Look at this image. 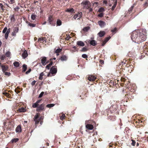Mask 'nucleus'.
<instances>
[{
	"mask_svg": "<svg viewBox=\"0 0 148 148\" xmlns=\"http://www.w3.org/2000/svg\"><path fill=\"white\" fill-rule=\"evenodd\" d=\"M139 37V33L135 32L133 33L131 39L134 42L139 43L140 41V38Z\"/></svg>",
	"mask_w": 148,
	"mask_h": 148,
	"instance_id": "nucleus-1",
	"label": "nucleus"
},
{
	"mask_svg": "<svg viewBox=\"0 0 148 148\" xmlns=\"http://www.w3.org/2000/svg\"><path fill=\"white\" fill-rule=\"evenodd\" d=\"M81 5L83 6L84 8L88 9L91 6V4L88 0H83L81 3Z\"/></svg>",
	"mask_w": 148,
	"mask_h": 148,
	"instance_id": "nucleus-2",
	"label": "nucleus"
},
{
	"mask_svg": "<svg viewBox=\"0 0 148 148\" xmlns=\"http://www.w3.org/2000/svg\"><path fill=\"white\" fill-rule=\"evenodd\" d=\"M10 28H9L8 29L7 27H5L2 31L3 33H5V38L6 39H7L8 38L9 34L10 32Z\"/></svg>",
	"mask_w": 148,
	"mask_h": 148,
	"instance_id": "nucleus-3",
	"label": "nucleus"
},
{
	"mask_svg": "<svg viewBox=\"0 0 148 148\" xmlns=\"http://www.w3.org/2000/svg\"><path fill=\"white\" fill-rule=\"evenodd\" d=\"M139 37L140 38L139 42H142L145 41L147 38L146 36L142 33H139Z\"/></svg>",
	"mask_w": 148,
	"mask_h": 148,
	"instance_id": "nucleus-4",
	"label": "nucleus"
},
{
	"mask_svg": "<svg viewBox=\"0 0 148 148\" xmlns=\"http://www.w3.org/2000/svg\"><path fill=\"white\" fill-rule=\"evenodd\" d=\"M57 68L56 66H53L50 69V72L53 75L55 74L57 72Z\"/></svg>",
	"mask_w": 148,
	"mask_h": 148,
	"instance_id": "nucleus-5",
	"label": "nucleus"
},
{
	"mask_svg": "<svg viewBox=\"0 0 148 148\" xmlns=\"http://www.w3.org/2000/svg\"><path fill=\"white\" fill-rule=\"evenodd\" d=\"M19 28L18 27H14L13 29V32L12 33V35L13 36H16V34L18 31Z\"/></svg>",
	"mask_w": 148,
	"mask_h": 148,
	"instance_id": "nucleus-6",
	"label": "nucleus"
},
{
	"mask_svg": "<svg viewBox=\"0 0 148 148\" xmlns=\"http://www.w3.org/2000/svg\"><path fill=\"white\" fill-rule=\"evenodd\" d=\"M82 12L78 13L74 16L73 18L75 19H79L82 17Z\"/></svg>",
	"mask_w": 148,
	"mask_h": 148,
	"instance_id": "nucleus-7",
	"label": "nucleus"
},
{
	"mask_svg": "<svg viewBox=\"0 0 148 148\" xmlns=\"http://www.w3.org/2000/svg\"><path fill=\"white\" fill-rule=\"evenodd\" d=\"M117 2V0H111V3L113 4L111 9L112 10H114L116 5Z\"/></svg>",
	"mask_w": 148,
	"mask_h": 148,
	"instance_id": "nucleus-8",
	"label": "nucleus"
},
{
	"mask_svg": "<svg viewBox=\"0 0 148 148\" xmlns=\"http://www.w3.org/2000/svg\"><path fill=\"white\" fill-rule=\"evenodd\" d=\"M44 110V105L43 104H41L39 107H37L36 111L39 112L40 111Z\"/></svg>",
	"mask_w": 148,
	"mask_h": 148,
	"instance_id": "nucleus-9",
	"label": "nucleus"
},
{
	"mask_svg": "<svg viewBox=\"0 0 148 148\" xmlns=\"http://www.w3.org/2000/svg\"><path fill=\"white\" fill-rule=\"evenodd\" d=\"M89 80L90 81H94L96 79V77L93 75H90L88 76V77Z\"/></svg>",
	"mask_w": 148,
	"mask_h": 148,
	"instance_id": "nucleus-10",
	"label": "nucleus"
},
{
	"mask_svg": "<svg viewBox=\"0 0 148 148\" xmlns=\"http://www.w3.org/2000/svg\"><path fill=\"white\" fill-rule=\"evenodd\" d=\"M77 45L79 46L83 47L85 45L84 43V42L81 41H79L77 42Z\"/></svg>",
	"mask_w": 148,
	"mask_h": 148,
	"instance_id": "nucleus-11",
	"label": "nucleus"
},
{
	"mask_svg": "<svg viewBox=\"0 0 148 148\" xmlns=\"http://www.w3.org/2000/svg\"><path fill=\"white\" fill-rule=\"evenodd\" d=\"M111 38L110 36H109L108 37L106 38L105 40L103 41V43L102 44V46H103Z\"/></svg>",
	"mask_w": 148,
	"mask_h": 148,
	"instance_id": "nucleus-12",
	"label": "nucleus"
},
{
	"mask_svg": "<svg viewBox=\"0 0 148 148\" xmlns=\"http://www.w3.org/2000/svg\"><path fill=\"white\" fill-rule=\"evenodd\" d=\"M98 24L101 27H103L105 25V22L102 21H99Z\"/></svg>",
	"mask_w": 148,
	"mask_h": 148,
	"instance_id": "nucleus-13",
	"label": "nucleus"
},
{
	"mask_svg": "<svg viewBox=\"0 0 148 148\" xmlns=\"http://www.w3.org/2000/svg\"><path fill=\"white\" fill-rule=\"evenodd\" d=\"M41 63L43 65H45L46 64V57H43L41 60Z\"/></svg>",
	"mask_w": 148,
	"mask_h": 148,
	"instance_id": "nucleus-14",
	"label": "nucleus"
},
{
	"mask_svg": "<svg viewBox=\"0 0 148 148\" xmlns=\"http://www.w3.org/2000/svg\"><path fill=\"white\" fill-rule=\"evenodd\" d=\"M86 127L87 129L89 130H92L93 128V125L91 124H87L86 125Z\"/></svg>",
	"mask_w": 148,
	"mask_h": 148,
	"instance_id": "nucleus-15",
	"label": "nucleus"
},
{
	"mask_svg": "<svg viewBox=\"0 0 148 148\" xmlns=\"http://www.w3.org/2000/svg\"><path fill=\"white\" fill-rule=\"evenodd\" d=\"M28 56L27 51L26 50H25L22 54V56L23 58L25 59Z\"/></svg>",
	"mask_w": 148,
	"mask_h": 148,
	"instance_id": "nucleus-16",
	"label": "nucleus"
},
{
	"mask_svg": "<svg viewBox=\"0 0 148 148\" xmlns=\"http://www.w3.org/2000/svg\"><path fill=\"white\" fill-rule=\"evenodd\" d=\"M16 132H21V129L20 125H18L16 129Z\"/></svg>",
	"mask_w": 148,
	"mask_h": 148,
	"instance_id": "nucleus-17",
	"label": "nucleus"
},
{
	"mask_svg": "<svg viewBox=\"0 0 148 148\" xmlns=\"http://www.w3.org/2000/svg\"><path fill=\"white\" fill-rule=\"evenodd\" d=\"M105 34V32L101 31L98 33V35L99 37H101L104 36Z\"/></svg>",
	"mask_w": 148,
	"mask_h": 148,
	"instance_id": "nucleus-18",
	"label": "nucleus"
},
{
	"mask_svg": "<svg viewBox=\"0 0 148 148\" xmlns=\"http://www.w3.org/2000/svg\"><path fill=\"white\" fill-rule=\"evenodd\" d=\"M89 41L90 45L92 46H95L96 45V42L95 40H92Z\"/></svg>",
	"mask_w": 148,
	"mask_h": 148,
	"instance_id": "nucleus-19",
	"label": "nucleus"
},
{
	"mask_svg": "<svg viewBox=\"0 0 148 148\" xmlns=\"http://www.w3.org/2000/svg\"><path fill=\"white\" fill-rule=\"evenodd\" d=\"M74 11V9L73 8H70L67 9L65 10V11L70 13L73 12Z\"/></svg>",
	"mask_w": 148,
	"mask_h": 148,
	"instance_id": "nucleus-20",
	"label": "nucleus"
},
{
	"mask_svg": "<svg viewBox=\"0 0 148 148\" xmlns=\"http://www.w3.org/2000/svg\"><path fill=\"white\" fill-rule=\"evenodd\" d=\"M18 111L20 112H26V109L24 108H19Z\"/></svg>",
	"mask_w": 148,
	"mask_h": 148,
	"instance_id": "nucleus-21",
	"label": "nucleus"
},
{
	"mask_svg": "<svg viewBox=\"0 0 148 148\" xmlns=\"http://www.w3.org/2000/svg\"><path fill=\"white\" fill-rule=\"evenodd\" d=\"M52 17L51 16H50L48 18V21L50 24H51L52 21Z\"/></svg>",
	"mask_w": 148,
	"mask_h": 148,
	"instance_id": "nucleus-22",
	"label": "nucleus"
},
{
	"mask_svg": "<svg viewBox=\"0 0 148 148\" xmlns=\"http://www.w3.org/2000/svg\"><path fill=\"white\" fill-rule=\"evenodd\" d=\"M13 64L14 66L16 67H18L19 65V63L17 62H15L13 63Z\"/></svg>",
	"mask_w": 148,
	"mask_h": 148,
	"instance_id": "nucleus-23",
	"label": "nucleus"
},
{
	"mask_svg": "<svg viewBox=\"0 0 148 148\" xmlns=\"http://www.w3.org/2000/svg\"><path fill=\"white\" fill-rule=\"evenodd\" d=\"M27 66L25 64H24L23 66V71L25 72L27 70Z\"/></svg>",
	"mask_w": 148,
	"mask_h": 148,
	"instance_id": "nucleus-24",
	"label": "nucleus"
},
{
	"mask_svg": "<svg viewBox=\"0 0 148 148\" xmlns=\"http://www.w3.org/2000/svg\"><path fill=\"white\" fill-rule=\"evenodd\" d=\"M67 59L66 57L65 56H62L61 58V60L62 61L66 60Z\"/></svg>",
	"mask_w": 148,
	"mask_h": 148,
	"instance_id": "nucleus-25",
	"label": "nucleus"
},
{
	"mask_svg": "<svg viewBox=\"0 0 148 148\" xmlns=\"http://www.w3.org/2000/svg\"><path fill=\"white\" fill-rule=\"evenodd\" d=\"M62 24V22L59 19H58L57 21V25L58 26H60Z\"/></svg>",
	"mask_w": 148,
	"mask_h": 148,
	"instance_id": "nucleus-26",
	"label": "nucleus"
},
{
	"mask_svg": "<svg viewBox=\"0 0 148 148\" xmlns=\"http://www.w3.org/2000/svg\"><path fill=\"white\" fill-rule=\"evenodd\" d=\"M53 64V63L52 62H51L49 64L47 65L46 67V69H49L50 67Z\"/></svg>",
	"mask_w": 148,
	"mask_h": 148,
	"instance_id": "nucleus-27",
	"label": "nucleus"
},
{
	"mask_svg": "<svg viewBox=\"0 0 148 148\" xmlns=\"http://www.w3.org/2000/svg\"><path fill=\"white\" fill-rule=\"evenodd\" d=\"M28 25L32 27H35L36 24H34L31 23H30L27 22Z\"/></svg>",
	"mask_w": 148,
	"mask_h": 148,
	"instance_id": "nucleus-28",
	"label": "nucleus"
},
{
	"mask_svg": "<svg viewBox=\"0 0 148 148\" xmlns=\"http://www.w3.org/2000/svg\"><path fill=\"white\" fill-rule=\"evenodd\" d=\"M44 75V74L43 72L41 73L39 77V79L42 80L43 79V76Z\"/></svg>",
	"mask_w": 148,
	"mask_h": 148,
	"instance_id": "nucleus-29",
	"label": "nucleus"
},
{
	"mask_svg": "<svg viewBox=\"0 0 148 148\" xmlns=\"http://www.w3.org/2000/svg\"><path fill=\"white\" fill-rule=\"evenodd\" d=\"M54 106V104H48L46 105V106L47 108H51L53 107Z\"/></svg>",
	"mask_w": 148,
	"mask_h": 148,
	"instance_id": "nucleus-30",
	"label": "nucleus"
},
{
	"mask_svg": "<svg viewBox=\"0 0 148 148\" xmlns=\"http://www.w3.org/2000/svg\"><path fill=\"white\" fill-rule=\"evenodd\" d=\"M90 29V27H84L83 30L84 32H87L88 30Z\"/></svg>",
	"mask_w": 148,
	"mask_h": 148,
	"instance_id": "nucleus-31",
	"label": "nucleus"
},
{
	"mask_svg": "<svg viewBox=\"0 0 148 148\" xmlns=\"http://www.w3.org/2000/svg\"><path fill=\"white\" fill-rule=\"evenodd\" d=\"M11 53L9 51H8L5 53V56L6 57H10V56Z\"/></svg>",
	"mask_w": 148,
	"mask_h": 148,
	"instance_id": "nucleus-32",
	"label": "nucleus"
},
{
	"mask_svg": "<svg viewBox=\"0 0 148 148\" xmlns=\"http://www.w3.org/2000/svg\"><path fill=\"white\" fill-rule=\"evenodd\" d=\"M18 140V138H14L11 140L12 143H16L17 142Z\"/></svg>",
	"mask_w": 148,
	"mask_h": 148,
	"instance_id": "nucleus-33",
	"label": "nucleus"
},
{
	"mask_svg": "<svg viewBox=\"0 0 148 148\" xmlns=\"http://www.w3.org/2000/svg\"><path fill=\"white\" fill-rule=\"evenodd\" d=\"M62 51V49L60 48H58L55 51L56 53H60Z\"/></svg>",
	"mask_w": 148,
	"mask_h": 148,
	"instance_id": "nucleus-34",
	"label": "nucleus"
},
{
	"mask_svg": "<svg viewBox=\"0 0 148 148\" xmlns=\"http://www.w3.org/2000/svg\"><path fill=\"white\" fill-rule=\"evenodd\" d=\"M5 57L4 55H1L0 56V59L2 60H3L5 58Z\"/></svg>",
	"mask_w": 148,
	"mask_h": 148,
	"instance_id": "nucleus-35",
	"label": "nucleus"
},
{
	"mask_svg": "<svg viewBox=\"0 0 148 148\" xmlns=\"http://www.w3.org/2000/svg\"><path fill=\"white\" fill-rule=\"evenodd\" d=\"M38 104L36 102L33 104L32 107L33 108H37L38 106Z\"/></svg>",
	"mask_w": 148,
	"mask_h": 148,
	"instance_id": "nucleus-36",
	"label": "nucleus"
},
{
	"mask_svg": "<svg viewBox=\"0 0 148 148\" xmlns=\"http://www.w3.org/2000/svg\"><path fill=\"white\" fill-rule=\"evenodd\" d=\"M36 17V16L34 14H32V15L31 16V18L32 20H35Z\"/></svg>",
	"mask_w": 148,
	"mask_h": 148,
	"instance_id": "nucleus-37",
	"label": "nucleus"
},
{
	"mask_svg": "<svg viewBox=\"0 0 148 148\" xmlns=\"http://www.w3.org/2000/svg\"><path fill=\"white\" fill-rule=\"evenodd\" d=\"M65 115L64 114H62V115L60 116V119L61 120H63L65 119Z\"/></svg>",
	"mask_w": 148,
	"mask_h": 148,
	"instance_id": "nucleus-38",
	"label": "nucleus"
},
{
	"mask_svg": "<svg viewBox=\"0 0 148 148\" xmlns=\"http://www.w3.org/2000/svg\"><path fill=\"white\" fill-rule=\"evenodd\" d=\"M34 121L35 122V124L36 125L38 124L39 123V120L38 119H34Z\"/></svg>",
	"mask_w": 148,
	"mask_h": 148,
	"instance_id": "nucleus-39",
	"label": "nucleus"
},
{
	"mask_svg": "<svg viewBox=\"0 0 148 148\" xmlns=\"http://www.w3.org/2000/svg\"><path fill=\"white\" fill-rule=\"evenodd\" d=\"M38 117H39L38 114V113L36 114L34 118V120L37 119Z\"/></svg>",
	"mask_w": 148,
	"mask_h": 148,
	"instance_id": "nucleus-40",
	"label": "nucleus"
},
{
	"mask_svg": "<svg viewBox=\"0 0 148 148\" xmlns=\"http://www.w3.org/2000/svg\"><path fill=\"white\" fill-rule=\"evenodd\" d=\"M104 9L103 8H100L99 10H98V11L99 12H103V11H104Z\"/></svg>",
	"mask_w": 148,
	"mask_h": 148,
	"instance_id": "nucleus-41",
	"label": "nucleus"
},
{
	"mask_svg": "<svg viewBox=\"0 0 148 148\" xmlns=\"http://www.w3.org/2000/svg\"><path fill=\"white\" fill-rule=\"evenodd\" d=\"M0 8L3 11L4 10L3 5L2 3H0Z\"/></svg>",
	"mask_w": 148,
	"mask_h": 148,
	"instance_id": "nucleus-42",
	"label": "nucleus"
},
{
	"mask_svg": "<svg viewBox=\"0 0 148 148\" xmlns=\"http://www.w3.org/2000/svg\"><path fill=\"white\" fill-rule=\"evenodd\" d=\"M4 73V74L5 75H7L8 76H9L10 75V73L9 72H5Z\"/></svg>",
	"mask_w": 148,
	"mask_h": 148,
	"instance_id": "nucleus-43",
	"label": "nucleus"
},
{
	"mask_svg": "<svg viewBox=\"0 0 148 148\" xmlns=\"http://www.w3.org/2000/svg\"><path fill=\"white\" fill-rule=\"evenodd\" d=\"M44 94V92H41V93L39 95V98H41V97Z\"/></svg>",
	"mask_w": 148,
	"mask_h": 148,
	"instance_id": "nucleus-44",
	"label": "nucleus"
},
{
	"mask_svg": "<svg viewBox=\"0 0 148 148\" xmlns=\"http://www.w3.org/2000/svg\"><path fill=\"white\" fill-rule=\"evenodd\" d=\"M82 57L84 58H86L88 57V56L86 54H83L82 55Z\"/></svg>",
	"mask_w": 148,
	"mask_h": 148,
	"instance_id": "nucleus-45",
	"label": "nucleus"
},
{
	"mask_svg": "<svg viewBox=\"0 0 148 148\" xmlns=\"http://www.w3.org/2000/svg\"><path fill=\"white\" fill-rule=\"evenodd\" d=\"M15 2L14 0H10L9 2V3L11 4L14 3Z\"/></svg>",
	"mask_w": 148,
	"mask_h": 148,
	"instance_id": "nucleus-46",
	"label": "nucleus"
},
{
	"mask_svg": "<svg viewBox=\"0 0 148 148\" xmlns=\"http://www.w3.org/2000/svg\"><path fill=\"white\" fill-rule=\"evenodd\" d=\"M87 50V48L84 47L82 48L81 51H85Z\"/></svg>",
	"mask_w": 148,
	"mask_h": 148,
	"instance_id": "nucleus-47",
	"label": "nucleus"
},
{
	"mask_svg": "<svg viewBox=\"0 0 148 148\" xmlns=\"http://www.w3.org/2000/svg\"><path fill=\"white\" fill-rule=\"evenodd\" d=\"M132 143L131 144L133 146H134L136 143L135 141L133 140H132Z\"/></svg>",
	"mask_w": 148,
	"mask_h": 148,
	"instance_id": "nucleus-48",
	"label": "nucleus"
},
{
	"mask_svg": "<svg viewBox=\"0 0 148 148\" xmlns=\"http://www.w3.org/2000/svg\"><path fill=\"white\" fill-rule=\"evenodd\" d=\"M31 71V70L30 69H29V70L27 71L26 72H25V74H28Z\"/></svg>",
	"mask_w": 148,
	"mask_h": 148,
	"instance_id": "nucleus-49",
	"label": "nucleus"
},
{
	"mask_svg": "<svg viewBox=\"0 0 148 148\" xmlns=\"http://www.w3.org/2000/svg\"><path fill=\"white\" fill-rule=\"evenodd\" d=\"M88 9V10L89 12H92V9L91 7H90Z\"/></svg>",
	"mask_w": 148,
	"mask_h": 148,
	"instance_id": "nucleus-50",
	"label": "nucleus"
},
{
	"mask_svg": "<svg viewBox=\"0 0 148 148\" xmlns=\"http://www.w3.org/2000/svg\"><path fill=\"white\" fill-rule=\"evenodd\" d=\"M116 28H115L113 29H112L111 30V32L113 33V32H115L116 31Z\"/></svg>",
	"mask_w": 148,
	"mask_h": 148,
	"instance_id": "nucleus-51",
	"label": "nucleus"
},
{
	"mask_svg": "<svg viewBox=\"0 0 148 148\" xmlns=\"http://www.w3.org/2000/svg\"><path fill=\"white\" fill-rule=\"evenodd\" d=\"M36 82V81L34 80L31 83V84L32 86H34Z\"/></svg>",
	"mask_w": 148,
	"mask_h": 148,
	"instance_id": "nucleus-52",
	"label": "nucleus"
},
{
	"mask_svg": "<svg viewBox=\"0 0 148 148\" xmlns=\"http://www.w3.org/2000/svg\"><path fill=\"white\" fill-rule=\"evenodd\" d=\"M43 40H45L44 39V38H40L38 39V40H40V41L41 40V41H42V42H43Z\"/></svg>",
	"mask_w": 148,
	"mask_h": 148,
	"instance_id": "nucleus-53",
	"label": "nucleus"
},
{
	"mask_svg": "<svg viewBox=\"0 0 148 148\" xmlns=\"http://www.w3.org/2000/svg\"><path fill=\"white\" fill-rule=\"evenodd\" d=\"M70 38L71 37L70 36H68L65 38V39L66 40H68L70 39Z\"/></svg>",
	"mask_w": 148,
	"mask_h": 148,
	"instance_id": "nucleus-54",
	"label": "nucleus"
},
{
	"mask_svg": "<svg viewBox=\"0 0 148 148\" xmlns=\"http://www.w3.org/2000/svg\"><path fill=\"white\" fill-rule=\"evenodd\" d=\"M103 14L102 13H101L100 14H99L98 15L100 17H102L103 16Z\"/></svg>",
	"mask_w": 148,
	"mask_h": 148,
	"instance_id": "nucleus-55",
	"label": "nucleus"
},
{
	"mask_svg": "<svg viewBox=\"0 0 148 148\" xmlns=\"http://www.w3.org/2000/svg\"><path fill=\"white\" fill-rule=\"evenodd\" d=\"M40 101H41V100H38L36 102L38 104V103L40 102Z\"/></svg>",
	"mask_w": 148,
	"mask_h": 148,
	"instance_id": "nucleus-56",
	"label": "nucleus"
},
{
	"mask_svg": "<svg viewBox=\"0 0 148 148\" xmlns=\"http://www.w3.org/2000/svg\"><path fill=\"white\" fill-rule=\"evenodd\" d=\"M47 23V22L46 21H45L43 23H42V25H45V24Z\"/></svg>",
	"mask_w": 148,
	"mask_h": 148,
	"instance_id": "nucleus-57",
	"label": "nucleus"
},
{
	"mask_svg": "<svg viewBox=\"0 0 148 148\" xmlns=\"http://www.w3.org/2000/svg\"><path fill=\"white\" fill-rule=\"evenodd\" d=\"M2 45V42L0 40V47H1Z\"/></svg>",
	"mask_w": 148,
	"mask_h": 148,
	"instance_id": "nucleus-58",
	"label": "nucleus"
},
{
	"mask_svg": "<svg viewBox=\"0 0 148 148\" xmlns=\"http://www.w3.org/2000/svg\"><path fill=\"white\" fill-rule=\"evenodd\" d=\"M138 145H139V143H137L136 146H138Z\"/></svg>",
	"mask_w": 148,
	"mask_h": 148,
	"instance_id": "nucleus-59",
	"label": "nucleus"
},
{
	"mask_svg": "<svg viewBox=\"0 0 148 148\" xmlns=\"http://www.w3.org/2000/svg\"><path fill=\"white\" fill-rule=\"evenodd\" d=\"M112 5V4H111V3H110V4L109 6H111Z\"/></svg>",
	"mask_w": 148,
	"mask_h": 148,
	"instance_id": "nucleus-60",
	"label": "nucleus"
},
{
	"mask_svg": "<svg viewBox=\"0 0 148 148\" xmlns=\"http://www.w3.org/2000/svg\"><path fill=\"white\" fill-rule=\"evenodd\" d=\"M147 4V2H146V3H145V5H146Z\"/></svg>",
	"mask_w": 148,
	"mask_h": 148,
	"instance_id": "nucleus-61",
	"label": "nucleus"
},
{
	"mask_svg": "<svg viewBox=\"0 0 148 148\" xmlns=\"http://www.w3.org/2000/svg\"><path fill=\"white\" fill-rule=\"evenodd\" d=\"M24 122L26 123L27 122L26 121H24Z\"/></svg>",
	"mask_w": 148,
	"mask_h": 148,
	"instance_id": "nucleus-62",
	"label": "nucleus"
},
{
	"mask_svg": "<svg viewBox=\"0 0 148 148\" xmlns=\"http://www.w3.org/2000/svg\"><path fill=\"white\" fill-rule=\"evenodd\" d=\"M53 59H54V60H55V59H56V58H53Z\"/></svg>",
	"mask_w": 148,
	"mask_h": 148,
	"instance_id": "nucleus-63",
	"label": "nucleus"
},
{
	"mask_svg": "<svg viewBox=\"0 0 148 148\" xmlns=\"http://www.w3.org/2000/svg\"><path fill=\"white\" fill-rule=\"evenodd\" d=\"M147 140H148V138H147Z\"/></svg>",
	"mask_w": 148,
	"mask_h": 148,
	"instance_id": "nucleus-64",
	"label": "nucleus"
}]
</instances>
